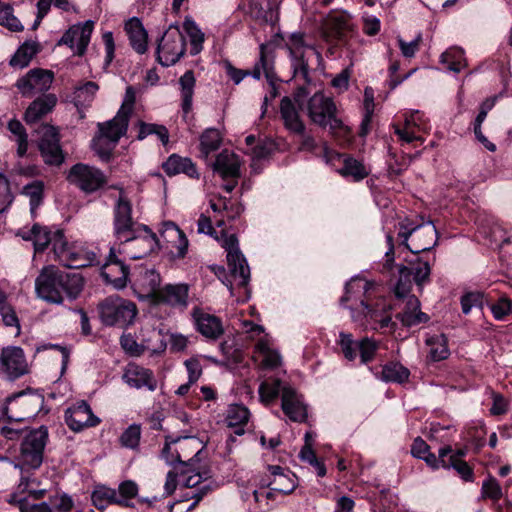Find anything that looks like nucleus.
<instances>
[{
	"instance_id": "393cba45",
	"label": "nucleus",
	"mask_w": 512,
	"mask_h": 512,
	"mask_svg": "<svg viewBox=\"0 0 512 512\" xmlns=\"http://www.w3.org/2000/svg\"><path fill=\"white\" fill-rule=\"evenodd\" d=\"M268 470L272 479L267 483H263V485L270 488V491L266 494L268 499L272 498L275 492L287 495L295 490L297 486L296 477L290 471L287 470L285 472V470L278 465H270L268 466Z\"/></svg>"
},
{
	"instance_id": "f8f14e48",
	"label": "nucleus",
	"mask_w": 512,
	"mask_h": 512,
	"mask_svg": "<svg viewBox=\"0 0 512 512\" xmlns=\"http://www.w3.org/2000/svg\"><path fill=\"white\" fill-rule=\"evenodd\" d=\"M185 51V37L177 25H170L158 43V62L164 67L174 65L183 57Z\"/></svg>"
},
{
	"instance_id": "1a4fd4ad",
	"label": "nucleus",
	"mask_w": 512,
	"mask_h": 512,
	"mask_svg": "<svg viewBox=\"0 0 512 512\" xmlns=\"http://www.w3.org/2000/svg\"><path fill=\"white\" fill-rule=\"evenodd\" d=\"M223 246L227 251V264L231 277V279H226L223 283L230 290L231 295H233L234 284L247 291L250 280V269L244 255L238 248V240L235 235L227 237L224 240Z\"/></svg>"
},
{
	"instance_id": "c756f323",
	"label": "nucleus",
	"mask_w": 512,
	"mask_h": 512,
	"mask_svg": "<svg viewBox=\"0 0 512 512\" xmlns=\"http://www.w3.org/2000/svg\"><path fill=\"white\" fill-rule=\"evenodd\" d=\"M128 123L129 118L117 113L113 119L98 123L99 136L104 137L116 146L120 138L127 132Z\"/></svg>"
},
{
	"instance_id": "4c0bfd02",
	"label": "nucleus",
	"mask_w": 512,
	"mask_h": 512,
	"mask_svg": "<svg viewBox=\"0 0 512 512\" xmlns=\"http://www.w3.org/2000/svg\"><path fill=\"white\" fill-rule=\"evenodd\" d=\"M418 120H420V116L419 112L416 111L415 114L410 115V117H406L403 127L393 125L395 134L402 142L412 143L414 141H420L422 143L424 141V139L417 134Z\"/></svg>"
},
{
	"instance_id": "f257e3e1",
	"label": "nucleus",
	"mask_w": 512,
	"mask_h": 512,
	"mask_svg": "<svg viewBox=\"0 0 512 512\" xmlns=\"http://www.w3.org/2000/svg\"><path fill=\"white\" fill-rule=\"evenodd\" d=\"M57 103L58 98L54 93L34 96V135L44 162L51 166H60L65 157L60 146L58 127L42 119L52 113Z\"/></svg>"
},
{
	"instance_id": "680f3d73",
	"label": "nucleus",
	"mask_w": 512,
	"mask_h": 512,
	"mask_svg": "<svg viewBox=\"0 0 512 512\" xmlns=\"http://www.w3.org/2000/svg\"><path fill=\"white\" fill-rule=\"evenodd\" d=\"M92 147L102 160L108 161L115 145L98 135L92 140Z\"/></svg>"
},
{
	"instance_id": "09e8293b",
	"label": "nucleus",
	"mask_w": 512,
	"mask_h": 512,
	"mask_svg": "<svg viewBox=\"0 0 512 512\" xmlns=\"http://www.w3.org/2000/svg\"><path fill=\"white\" fill-rule=\"evenodd\" d=\"M399 271L401 275H405V273L412 274L415 283L422 286L429 279L431 269L427 261L418 260L411 268L402 266Z\"/></svg>"
},
{
	"instance_id": "864d4df0",
	"label": "nucleus",
	"mask_w": 512,
	"mask_h": 512,
	"mask_svg": "<svg viewBox=\"0 0 512 512\" xmlns=\"http://www.w3.org/2000/svg\"><path fill=\"white\" fill-rule=\"evenodd\" d=\"M282 385L279 379H273L272 381H264L260 384L258 392L262 402L269 404L275 400L279 393H282Z\"/></svg>"
},
{
	"instance_id": "20e7f679",
	"label": "nucleus",
	"mask_w": 512,
	"mask_h": 512,
	"mask_svg": "<svg viewBox=\"0 0 512 512\" xmlns=\"http://www.w3.org/2000/svg\"><path fill=\"white\" fill-rule=\"evenodd\" d=\"M282 39L289 52L293 76L309 84L311 82L309 60L311 56H315L318 61H321V53L306 41V34L303 32H292Z\"/></svg>"
},
{
	"instance_id": "ea45409f",
	"label": "nucleus",
	"mask_w": 512,
	"mask_h": 512,
	"mask_svg": "<svg viewBox=\"0 0 512 512\" xmlns=\"http://www.w3.org/2000/svg\"><path fill=\"white\" fill-rule=\"evenodd\" d=\"M7 129L12 134V139L17 143L18 157H24L28 150V134L24 125L18 119L13 118L8 122Z\"/></svg>"
},
{
	"instance_id": "9d476101",
	"label": "nucleus",
	"mask_w": 512,
	"mask_h": 512,
	"mask_svg": "<svg viewBox=\"0 0 512 512\" xmlns=\"http://www.w3.org/2000/svg\"><path fill=\"white\" fill-rule=\"evenodd\" d=\"M120 191V195L113 207V234L119 243L127 242L137 229L144 226L133 219L132 203L124 194L121 187L114 186Z\"/></svg>"
},
{
	"instance_id": "58836bf2",
	"label": "nucleus",
	"mask_w": 512,
	"mask_h": 512,
	"mask_svg": "<svg viewBox=\"0 0 512 512\" xmlns=\"http://www.w3.org/2000/svg\"><path fill=\"white\" fill-rule=\"evenodd\" d=\"M196 79L192 70L186 71L179 78V85L181 89L182 110L185 114L189 113L192 108V100L194 94Z\"/></svg>"
},
{
	"instance_id": "473e14b6",
	"label": "nucleus",
	"mask_w": 512,
	"mask_h": 512,
	"mask_svg": "<svg viewBox=\"0 0 512 512\" xmlns=\"http://www.w3.org/2000/svg\"><path fill=\"white\" fill-rule=\"evenodd\" d=\"M162 168L168 176L184 173L190 178H199L196 165L191 159L172 154L162 164Z\"/></svg>"
},
{
	"instance_id": "39448f33",
	"label": "nucleus",
	"mask_w": 512,
	"mask_h": 512,
	"mask_svg": "<svg viewBox=\"0 0 512 512\" xmlns=\"http://www.w3.org/2000/svg\"><path fill=\"white\" fill-rule=\"evenodd\" d=\"M21 456L25 463L16 464L15 467L21 471V481L16 490L9 495L7 502L18 507L20 512H32V489H30V476L28 474L32 458V430L27 431L20 446Z\"/></svg>"
},
{
	"instance_id": "a18cd8bd",
	"label": "nucleus",
	"mask_w": 512,
	"mask_h": 512,
	"mask_svg": "<svg viewBox=\"0 0 512 512\" xmlns=\"http://www.w3.org/2000/svg\"><path fill=\"white\" fill-rule=\"evenodd\" d=\"M99 86L96 82L87 81L74 91V101L77 107H85L93 101Z\"/></svg>"
},
{
	"instance_id": "c03bdc74",
	"label": "nucleus",
	"mask_w": 512,
	"mask_h": 512,
	"mask_svg": "<svg viewBox=\"0 0 512 512\" xmlns=\"http://www.w3.org/2000/svg\"><path fill=\"white\" fill-rule=\"evenodd\" d=\"M138 140H143L150 135H155L163 145H167L169 142V131L161 124L146 123L144 121L138 122Z\"/></svg>"
},
{
	"instance_id": "79ce46f5",
	"label": "nucleus",
	"mask_w": 512,
	"mask_h": 512,
	"mask_svg": "<svg viewBox=\"0 0 512 512\" xmlns=\"http://www.w3.org/2000/svg\"><path fill=\"white\" fill-rule=\"evenodd\" d=\"M183 28L190 41V54L193 56L199 54L203 49V43L205 40L204 33L191 18H186L184 20Z\"/></svg>"
},
{
	"instance_id": "774afa93",
	"label": "nucleus",
	"mask_w": 512,
	"mask_h": 512,
	"mask_svg": "<svg viewBox=\"0 0 512 512\" xmlns=\"http://www.w3.org/2000/svg\"><path fill=\"white\" fill-rule=\"evenodd\" d=\"M135 101H136L135 89L132 86H128L125 91L123 103L117 113L124 117L130 118V115L134 108Z\"/></svg>"
},
{
	"instance_id": "e433bc0d",
	"label": "nucleus",
	"mask_w": 512,
	"mask_h": 512,
	"mask_svg": "<svg viewBox=\"0 0 512 512\" xmlns=\"http://www.w3.org/2000/svg\"><path fill=\"white\" fill-rule=\"evenodd\" d=\"M60 237L64 238L62 230H51L48 227L34 224V252L43 251L48 245H51L54 251V243Z\"/></svg>"
},
{
	"instance_id": "7ed1b4c3",
	"label": "nucleus",
	"mask_w": 512,
	"mask_h": 512,
	"mask_svg": "<svg viewBox=\"0 0 512 512\" xmlns=\"http://www.w3.org/2000/svg\"><path fill=\"white\" fill-rule=\"evenodd\" d=\"M372 284L360 277L352 278L345 286V293L340 299V305L344 306L351 300H360L359 308L350 307L351 317L354 322H359L361 325H376L380 317L383 316L386 311L384 304L380 305L377 303L375 306L368 304V300L361 298L371 288Z\"/></svg>"
},
{
	"instance_id": "69168bd1",
	"label": "nucleus",
	"mask_w": 512,
	"mask_h": 512,
	"mask_svg": "<svg viewBox=\"0 0 512 512\" xmlns=\"http://www.w3.org/2000/svg\"><path fill=\"white\" fill-rule=\"evenodd\" d=\"M448 468H453L456 473L461 477L462 480L466 482H473L474 481V472L472 467L464 460H456L453 458V460H450V462H447Z\"/></svg>"
},
{
	"instance_id": "9b49d317",
	"label": "nucleus",
	"mask_w": 512,
	"mask_h": 512,
	"mask_svg": "<svg viewBox=\"0 0 512 512\" xmlns=\"http://www.w3.org/2000/svg\"><path fill=\"white\" fill-rule=\"evenodd\" d=\"M54 255L62 265L73 269L98 265L100 263L94 251L88 250L81 245L69 244L65 237L56 239Z\"/></svg>"
},
{
	"instance_id": "ddd939ff",
	"label": "nucleus",
	"mask_w": 512,
	"mask_h": 512,
	"mask_svg": "<svg viewBox=\"0 0 512 512\" xmlns=\"http://www.w3.org/2000/svg\"><path fill=\"white\" fill-rule=\"evenodd\" d=\"M309 94L310 92L308 91L307 87L300 86L295 91L293 100L287 96L281 99V119L283 120L285 128L294 134H303V132L306 130L305 124L301 120L299 111L295 104L299 107V109H303L306 98Z\"/></svg>"
},
{
	"instance_id": "6e6d98bb",
	"label": "nucleus",
	"mask_w": 512,
	"mask_h": 512,
	"mask_svg": "<svg viewBox=\"0 0 512 512\" xmlns=\"http://www.w3.org/2000/svg\"><path fill=\"white\" fill-rule=\"evenodd\" d=\"M0 25L14 32L22 31L24 28L17 17L14 16L10 5L0 7Z\"/></svg>"
},
{
	"instance_id": "cd10ccee",
	"label": "nucleus",
	"mask_w": 512,
	"mask_h": 512,
	"mask_svg": "<svg viewBox=\"0 0 512 512\" xmlns=\"http://www.w3.org/2000/svg\"><path fill=\"white\" fill-rule=\"evenodd\" d=\"M189 287L186 284H168L160 288L154 301L172 307L186 308L188 304Z\"/></svg>"
},
{
	"instance_id": "2eb2a0df",
	"label": "nucleus",
	"mask_w": 512,
	"mask_h": 512,
	"mask_svg": "<svg viewBox=\"0 0 512 512\" xmlns=\"http://www.w3.org/2000/svg\"><path fill=\"white\" fill-rule=\"evenodd\" d=\"M67 179L85 193H93L107 183V178L100 169L83 163L73 165Z\"/></svg>"
},
{
	"instance_id": "423d86ee",
	"label": "nucleus",
	"mask_w": 512,
	"mask_h": 512,
	"mask_svg": "<svg viewBox=\"0 0 512 512\" xmlns=\"http://www.w3.org/2000/svg\"><path fill=\"white\" fill-rule=\"evenodd\" d=\"M398 237L401 245L415 255L429 251L437 244V230L431 222L416 226L408 221L401 222Z\"/></svg>"
},
{
	"instance_id": "0e129e2a",
	"label": "nucleus",
	"mask_w": 512,
	"mask_h": 512,
	"mask_svg": "<svg viewBox=\"0 0 512 512\" xmlns=\"http://www.w3.org/2000/svg\"><path fill=\"white\" fill-rule=\"evenodd\" d=\"M481 491L484 498H489L493 501H498L503 496L501 486L492 476L483 482Z\"/></svg>"
},
{
	"instance_id": "49530a36",
	"label": "nucleus",
	"mask_w": 512,
	"mask_h": 512,
	"mask_svg": "<svg viewBox=\"0 0 512 512\" xmlns=\"http://www.w3.org/2000/svg\"><path fill=\"white\" fill-rule=\"evenodd\" d=\"M32 61V41L26 40L12 55L9 65L14 69H23Z\"/></svg>"
},
{
	"instance_id": "dca6fc26",
	"label": "nucleus",
	"mask_w": 512,
	"mask_h": 512,
	"mask_svg": "<svg viewBox=\"0 0 512 512\" xmlns=\"http://www.w3.org/2000/svg\"><path fill=\"white\" fill-rule=\"evenodd\" d=\"M127 242H123V252L131 259H141L158 249L156 234L146 225L137 229Z\"/></svg>"
},
{
	"instance_id": "72a5a7b5",
	"label": "nucleus",
	"mask_w": 512,
	"mask_h": 512,
	"mask_svg": "<svg viewBox=\"0 0 512 512\" xmlns=\"http://www.w3.org/2000/svg\"><path fill=\"white\" fill-rule=\"evenodd\" d=\"M250 418V411L242 404H232L227 410L226 423L230 428H234V433L241 436L245 433L244 425Z\"/></svg>"
},
{
	"instance_id": "7c9ffc66",
	"label": "nucleus",
	"mask_w": 512,
	"mask_h": 512,
	"mask_svg": "<svg viewBox=\"0 0 512 512\" xmlns=\"http://www.w3.org/2000/svg\"><path fill=\"white\" fill-rule=\"evenodd\" d=\"M91 500L98 510H104L111 504L119 505L121 507H134L132 502H127L125 499L119 498L115 489L104 485L95 487L91 494Z\"/></svg>"
},
{
	"instance_id": "f3484780",
	"label": "nucleus",
	"mask_w": 512,
	"mask_h": 512,
	"mask_svg": "<svg viewBox=\"0 0 512 512\" xmlns=\"http://www.w3.org/2000/svg\"><path fill=\"white\" fill-rule=\"evenodd\" d=\"M0 370L11 381L27 374L29 366L23 349L18 346L2 348L0 353Z\"/></svg>"
},
{
	"instance_id": "0eeeda50",
	"label": "nucleus",
	"mask_w": 512,
	"mask_h": 512,
	"mask_svg": "<svg viewBox=\"0 0 512 512\" xmlns=\"http://www.w3.org/2000/svg\"><path fill=\"white\" fill-rule=\"evenodd\" d=\"M98 312L104 325L125 328L134 323L138 310L134 302L110 296L99 303Z\"/></svg>"
},
{
	"instance_id": "a878e982",
	"label": "nucleus",
	"mask_w": 512,
	"mask_h": 512,
	"mask_svg": "<svg viewBox=\"0 0 512 512\" xmlns=\"http://www.w3.org/2000/svg\"><path fill=\"white\" fill-rule=\"evenodd\" d=\"M196 330L205 338L217 340L224 333L223 324L220 318L213 314L204 312L201 309H194L192 313Z\"/></svg>"
},
{
	"instance_id": "8fccbe9b",
	"label": "nucleus",
	"mask_w": 512,
	"mask_h": 512,
	"mask_svg": "<svg viewBox=\"0 0 512 512\" xmlns=\"http://www.w3.org/2000/svg\"><path fill=\"white\" fill-rule=\"evenodd\" d=\"M409 375V370L398 363L385 365L381 372V377L386 382L402 383L408 379Z\"/></svg>"
},
{
	"instance_id": "c85d7f7f",
	"label": "nucleus",
	"mask_w": 512,
	"mask_h": 512,
	"mask_svg": "<svg viewBox=\"0 0 512 512\" xmlns=\"http://www.w3.org/2000/svg\"><path fill=\"white\" fill-rule=\"evenodd\" d=\"M396 318L406 327L426 323L429 320V316L420 311V301L414 295H410L406 298L405 306L403 310L396 315Z\"/></svg>"
},
{
	"instance_id": "aec40b11",
	"label": "nucleus",
	"mask_w": 512,
	"mask_h": 512,
	"mask_svg": "<svg viewBox=\"0 0 512 512\" xmlns=\"http://www.w3.org/2000/svg\"><path fill=\"white\" fill-rule=\"evenodd\" d=\"M130 282L141 296L154 299L160 290L161 277L155 269L140 266L133 271Z\"/></svg>"
},
{
	"instance_id": "f704fd0d",
	"label": "nucleus",
	"mask_w": 512,
	"mask_h": 512,
	"mask_svg": "<svg viewBox=\"0 0 512 512\" xmlns=\"http://www.w3.org/2000/svg\"><path fill=\"white\" fill-rule=\"evenodd\" d=\"M337 157L343 158L342 167L338 169V172L344 178H351L353 181L358 182L363 180L369 175V171L363 165L362 162L348 155L337 154Z\"/></svg>"
},
{
	"instance_id": "a19ab883",
	"label": "nucleus",
	"mask_w": 512,
	"mask_h": 512,
	"mask_svg": "<svg viewBox=\"0 0 512 512\" xmlns=\"http://www.w3.org/2000/svg\"><path fill=\"white\" fill-rule=\"evenodd\" d=\"M441 63L447 66V69L454 73H459L466 67L464 50L460 47H451L440 56Z\"/></svg>"
},
{
	"instance_id": "a211bd4d",
	"label": "nucleus",
	"mask_w": 512,
	"mask_h": 512,
	"mask_svg": "<svg viewBox=\"0 0 512 512\" xmlns=\"http://www.w3.org/2000/svg\"><path fill=\"white\" fill-rule=\"evenodd\" d=\"M352 29L351 17L344 11H331L322 21V35L327 42L344 40Z\"/></svg>"
},
{
	"instance_id": "3c124183",
	"label": "nucleus",
	"mask_w": 512,
	"mask_h": 512,
	"mask_svg": "<svg viewBox=\"0 0 512 512\" xmlns=\"http://www.w3.org/2000/svg\"><path fill=\"white\" fill-rule=\"evenodd\" d=\"M48 441V429L41 425L34 429V469L41 465L43 460V451Z\"/></svg>"
},
{
	"instance_id": "37998d69",
	"label": "nucleus",
	"mask_w": 512,
	"mask_h": 512,
	"mask_svg": "<svg viewBox=\"0 0 512 512\" xmlns=\"http://www.w3.org/2000/svg\"><path fill=\"white\" fill-rule=\"evenodd\" d=\"M222 135L216 128H207L200 136V151L207 158L210 153L219 149Z\"/></svg>"
},
{
	"instance_id": "6ab92c4d",
	"label": "nucleus",
	"mask_w": 512,
	"mask_h": 512,
	"mask_svg": "<svg viewBox=\"0 0 512 512\" xmlns=\"http://www.w3.org/2000/svg\"><path fill=\"white\" fill-rule=\"evenodd\" d=\"M93 26L94 23L90 20L83 24L73 25L63 34L57 45L68 46L75 55H84L90 42Z\"/></svg>"
},
{
	"instance_id": "f03ea898",
	"label": "nucleus",
	"mask_w": 512,
	"mask_h": 512,
	"mask_svg": "<svg viewBox=\"0 0 512 512\" xmlns=\"http://www.w3.org/2000/svg\"><path fill=\"white\" fill-rule=\"evenodd\" d=\"M84 287V279L79 273H66L54 265L45 266L34 283L39 298L61 304L64 295L75 300Z\"/></svg>"
},
{
	"instance_id": "bf43d9fd",
	"label": "nucleus",
	"mask_w": 512,
	"mask_h": 512,
	"mask_svg": "<svg viewBox=\"0 0 512 512\" xmlns=\"http://www.w3.org/2000/svg\"><path fill=\"white\" fill-rule=\"evenodd\" d=\"M163 226L165 228L164 232H170L178 238L179 244L176 246V256L183 258L186 255L188 248V240L184 233L173 222H165Z\"/></svg>"
},
{
	"instance_id": "de8ad7c7",
	"label": "nucleus",
	"mask_w": 512,
	"mask_h": 512,
	"mask_svg": "<svg viewBox=\"0 0 512 512\" xmlns=\"http://www.w3.org/2000/svg\"><path fill=\"white\" fill-rule=\"evenodd\" d=\"M255 350L263 357L261 367L274 369L280 365L281 357L279 353L270 349L266 341H259L255 346Z\"/></svg>"
},
{
	"instance_id": "4468645a",
	"label": "nucleus",
	"mask_w": 512,
	"mask_h": 512,
	"mask_svg": "<svg viewBox=\"0 0 512 512\" xmlns=\"http://www.w3.org/2000/svg\"><path fill=\"white\" fill-rule=\"evenodd\" d=\"M338 344L341 347L345 359L353 361L359 354L362 364L373 361L375 354L379 348V344L372 338L363 337L356 341L352 334L340 332Z\"/></svg>"
},
{
	"instance_id": "2f4dec72",
	"label": "nucleus",
	"mask_w": 512,
	"mask_h": 512,
	"mask_svg": "<svg viewBox=\"0 0 512 512\" xmlns=\"http://www.w3.org/2000/svg\"><path fill=\"white\" fill-rule=\"evenodd\" d=\"M125 31L128 35L130 45L139 54L147 51L148 33L145 30L141 20L132 17L125 23Z\"/></svg>"
},
{
	"instance_id": "c9c22d12",
	"label": "nucleus",
	"mask_w": 512,
	"mask_h": 512,
	"mask_svg": "<svg viewBox=\"0 0 512 512\" xmlns=\"http://www.w3.org/2000/svg\"><path fill=\"white\" fill-rule=\"evenodd\" d=\"M425 344L429 348L428 357L433 362L445 360L450 355L448 339L444 334H433L426 338Z\"/></svg>"
},
{
	"instance_id": "b1692460",
	"label": "nucleus",
	"mask_w": 512,
	"mask_h": 512,
	"mask_svg": "<svg viewBox=\"0 0 512 512\" xmlns=\"http://www.w3.org/2000/svg\"><path fill=\"white\" fill-rule=\"evenodd\" d=\"M281 408L284 414L293 422H305L307 419V408L302 396L290 386H283L281 397Z\"/></svg>"
},
{
	"instance_id": "e2e57ef3",
	"label": "nucleus",
	"mask_w": 512,
	"mask_h": 512,
	"mask_svg": "<svg viewBox=\"0 0 512 512\" xmlns=\"http://www.w3.org/2000/svg\"><path fill=\"white\" fill-rule=\"evenodd\" d=\"M374 110L373 97L369 98L368 90H365V114L360 124L359 135L365 137L370 131V125L372 121V114Z\"/></svg>"
},
{
	"instance_id": "bb28decb",
	"label": "nucleus",
	"mask_w": 512,
	"mask_h": 512,
	"mask_svg": "<svg viewBox=\"0 0 512 512\" xmlns=\"http://www.w3.org/2000/svg\"><path fill=\"white\" fill-rule=\"evenodd\" d=\"M240 166L238 155L228 149L220 152L212 164L213 171L219 174L223 180L238 179Z\"/></svg>"
},
{
	"instance_id": "603ef678",
	"label": "nucleus",
	"mask_w": 512,
	"mask_h": 512,
	"mask_svg": "<svg viewBox=\"0 0 512 512\" xmlns=\"http://www.w3.org/2000/svg\"><path fill=\"white\" fill-rule=\"evenodd\" d=\"M54 72L49 69L34 68V94L47 93L54 81Z\"/></svg>"
},
{
	"instance_id": "13d9d810",
	"label": "nucleus",
	"mask_w": 512,
	"mask_h": 512,
	"mask_svg": "<svg viewBox=\"0 0 512 512\" xmlns=\"http://www.w3.org/2000/svg\"><path fill=\"white\" fill-rule=\"evenodd\" d=\"M299 456L302 461L309 463L316 469L317 475L319 477H324L326 475V467L321 461L318 460L312 447L303 446Z\"/></svg>"
},
{
	"instance_id": "5701e85b",
	"label": "nucleus",
	"mask_w": 512,
	"mask_h": 512,
	"mask_svg": "<svg viewBox=\"0 0 512 512\" xmlns=\"http://www.w3.org/2000/svg\"><path fill=\"white\" fill-rule=\"evenodd\" d=\"M101 276L106 283L112 284L116 289L126 287L128 280L130 281L128 267L116 257L113 248L110 250L107 262L102 267Z\"/></svg>"
},
{
	"instance_id": "5fc2aeb1",
	"label": "nucleus",
	"mask_w": 512,
	"mask_h": 512,
	"mask_svg": "<svg viewBox=\"0 0 512 512\" xmlns=\"http://www.w3.org/2000/svg\"><path fill=\"white\" fill-rule=\"evenodd\" d=\"M181 440V437H173V436H166L165 437V444L161 452V457L165 460V462L168 465H175L176 463L186 465V463L182 460V457L180 453L175 450L172 451L171 445L179 442Z\"/></svg>"
},
{
	"instance_id": "4be33fe9",
	"label": "nucleus",
	"mask_w": 512,
	"mask_h": 512,
	"mask_svg": "<svg viewBox=\"0 0 512 512\" xmlns=\"http://www.w3.org/2000/svg\"><path fill=\"white\" fill-rule=\"evenodd\" d=\"M122 379L131 388H146L152 392L157 389V380L153 371L136 363H129L125 367Z\"/></svg>"
},
{
	"instance_id": "412c9836",
	"label": "nucleus",
	"mask_w": 512,
	"mask_h": 512,
	"mask_svg": "<svg viewBox=\"0 0 512 512\" xmlns=\"http://www.w3.org/2000/svg\"><path fill=\"white\" fill-rule=\"evenodd\" d=\"M65 422L72 431L80 432L84 428L97 426L100 419L93 414L86 401H80L66 409Z\"/></svg>"
},
{
	"instance_id": "338daca9",
	"label": "nucleus",
	"mask_w": 512,
	"mask_h": 512,
	"mask_svg": "<svg viewBox=\"0 0 512 512\" xmlns=\"http://www.w3.org/2000/svg\"><path fill=\"white\" fill-rule=\"evenodd\" d=\"M12 201L13 196L10 192L9 181L4 174L0 173V214L7 210Z\"/></svg>"
},
{
	"instance_id": "052dcab7",
	"label": "nucleus",
	"mask_w": 512,
	"mask_h": 512,
	"mask_svg": "<svg viewBox=\"0 0 512 512\" xmlns=\"http://www.w3.org/2000/svg\"><path fill=\"white\" fill-rule=\"evenodd\" d=\"M461 308L464 314H469L472 308L482 309L484 295L481 292H468L461 297Z\"/></svg>"
},
{
	"instance_id": "4d7b16f0",
	"label": "nucleus",
	"mask_w": 512,
	"mask_h": 512,
	"mask_svg": "<svg viewBox=\"0 0 512 512\" xmlns=\"http://www.w3.org/2000/svg\"><path fill=\"white\" fill-rule=\"evenodd\" d=\"M141 438V427L138 424H131L120 436V443L123 447L135 449L139 446Z\"/></svg>"
},
{
	"instance_id": "6e6552de",
	"label": "nucleus",
	"mask_w": 512,
	"mask_h": 512,
	"mask_svg": "<svg viewBox=\"0 0 512 512\" xmlns=\"http://www.w3.org/2000/svg\"><path fill=\"white\" fill-rule=\"evenodd\" d=\"M307 114L310 120L320 127L329 126L333 133L343 130L344 124L336 115L337 108L332 98L315 92L307 101Z\"/></svg>"
}]
</instances>
